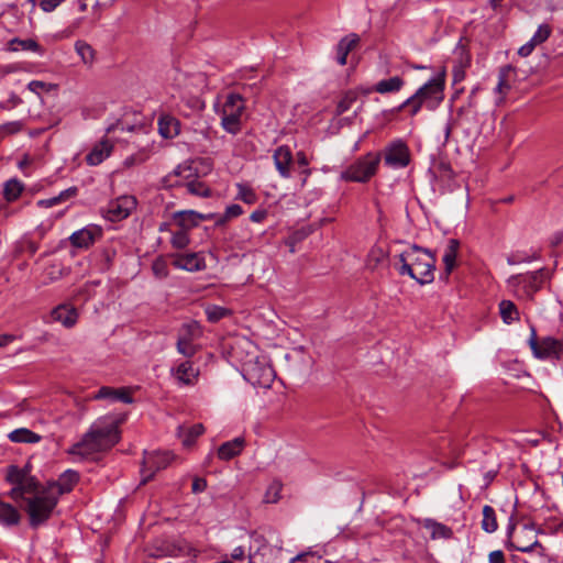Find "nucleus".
Masks as SVG:
<instances>
[{
	"label": "nucleus",
	"instance_id": "15",
	"mask_svg": "<svg viewBox=\"0 0 563 563\" xmlns=\"http://www.w3.org/2000/svg\"><path fill=\"white\" fill-rule=\"evenodd\" d=\"M136 207V199L133 196H121L111 200L104 211V218L111 222L126 219Z\"/></svg>",
	"mask_w": 563,
	"mask_h": 563
},
{
	"label": "nucleus",
	"instance_id": "26",
	"mask_svg": "<svg viewBox=\"0 0 563 563\" xmlns=\"http://www.w3.org/2000/svg\"><path fill=\"white\" fill-rule=\"evenodd\" d=\"M79 481V474L76 471L67 470L58 478L57 482L48 483L46 487H54L58 497L65 493H69Z\"/></svg>",
	"mask_w": 563,
	"mask_h": 563
},
{
	"label": "nucleus",
	"instance_id": "13",
	"mask_svg": "<svg viewBox=\"0 0 563 563\" xmlns=\"http://www.w3.org/2000/svg\"><path fill=\"white\" fill-rule=\"evenodd\" d=\"M174 455L169 451L145 452L141 484H146L153 478L156 472L166 468L172 463Z\"/></svg>",
	"mask_w": 563,
	"mask_h": 563
},
{
	"label": "nucleus",
	"instance_id": "11",
	"mask_svg": "<svg viewBox=\"0 0 563 563\" xmlns=\"http://www.w3.org/2000/svg\"><path fill=\"white\" fill-rule=\"evenodd\" d=\"M444 85L445 73L443 70L441 74L429 79L415 93L421 98L427 109L434 110L443 99Z\"/></svg>",
	"mask_w": 563,
	"mask_h": 563
},
{
	"label": "nucleus",
	"instance_id": "19",
	"mask_svg": "<svg viewBox=\"0 0 563 563\" xmlns=\"http://www.w3.org/2000/svg\"><path fill=\"white\" fill-rule=\"evenodd\" d=\"M275 167L282 178L291 177V168L296 164V155L294 156L288 145L278 146L273 154Z\"/></svg>",
	"mask_w": 563,
	"mask_h": 563
},
{
	"label": "nucleus",
	"instance_id": "58",
	"mask_svg": "<svg viewBox=\"0 0 563 563\" xmlns=\"http://www.w3.org/2000/svg\"><path fill=\"white\" fill-rule=\"evenodd\" d=\"M65 0H41L40 8L44 12L54 11L59 4H62Z\"/></svg>",
	"mask_w": 563,
	"mask_h": 563
},
{
	"label": "nucleus",
	"instance_id": "10",
	"mask_svg": "<svg viewBox=\"0 0 563 563\" xmlns=\"http://www.w3.org/2000/svg\"><path fill=\"white\" fill-rule=\"evenodd\" d=\"M529 344L534 356L538 358L559 360L563 354V340L554 339L552 336H544L539 340L534 328H531Z\"/></svg>",
	"mask_w": 563,
	"mask_h": 563
},
{
	"label": "nucleus",
	"instance_id": "23",
	"mask_svg": "<svg viewBox=\"0 0 563 563\" xmlns=\"http://www.w3.org/2000/svg\"><path fill=\"white\" fill-rule=\"evenodd\" d=\"M113 151V144L108 139H102L93 145L91 151L86 155V163L89 166H97L108 158Z\"/></svg>",
	"mask_w": 563,
	"mask_h": 563
},
{
	"label": "nucleus",
	"instance_id": "21",
	"mask_svg": "<svg viewBox=\"0 0 563 563\" xmlns=\"http://www.w3.org/2000/svg\"><path fill=\"white\" fill-rule=\"evenodd\" d=\"M172 257L173 266L178 269H184L187 272H200L206 268L205 258L201 257L198 253L174 254Z\"/></svg>",
	"mask_w": 563,
	"mask_h": 563
},
{
	"label": "nucleus",
	"instance_id": "30",
	"mask_svg": "<svg viewBox=\"0 0 563 563\" xmlns=\"http://www.w3.org/2000/svg\"><path fill=\"white\" fill-rule=\"evenodd\" d=\"M52 318L66 328H71L77 322L78 312L76 308L71 306L60 305L52 311Z\"/></svg>",
	"mask_w": 563,
	"mask_h": 563
},
{
	"label": "nucleus",
	"instance_id": "51",
	"mask_svg": "<svg viewBox=\"0 0 563 563\" xmlns=\"http://www.w3.org/2000/svg\"><path fill=\"white\" fill-rule=\"evenodd\" d=\"M282 488L283 484L279 481L272 482L265 493V501L271 504L277 503L280 499Z\"/></svg>",
	"mask_w": 563,
	"mask_h": 563
},
{
	"label": "nucleus",
	"instance_id": "43",
	"mask_svg": "<svg viewBox=\"0 0 563 563\" xmlns=\"http://www.w3.org/2000/svg\"><path fill=\"white\" fill-rule=\"evenodd\" d=\"M424 103L421 101V98L418 95L413 93L411 97L406 99L401 104L394 109L395 112H399L404 109L408 110L409 115L415 117Z\"/></svg>",
	"mask_w": 563,
	"mask_h": 563
},
{
	"label": "nucleus",
	"instance_id": "53",
	"mask_svg": "<svg viewBox=\"0 0 563 563\" xmlns=\"http://www.w3.org/2000/svg\"><path fill=\"white\" fill-rule=\"evenodd\" d=\"M189 242H190V240H189L188 233L184 229H180L179 231L174 232L172 235V239H170V243H172L173 247L178 249V250H183L186 246H188Z\"/></svg>",
	"mask_w": 563,
	"mask_h": 563
},
{
	"label": "nucleus",
	"instance_id": "16",
	"mask_svg": "<svg viewBox=\"0 0 563 563\" xmlns=\"http://www.w3.org/2000/svg\"><path fill=\"white\" fill-rule=\"evenodd\" d=\"M277 552L282 551V543L275 547ZM274 552V548H272L264 536L252 532L251 533V545H250V560L252 563H269L266 561V555L272 554Z\"/></svg>",
	"mask_w": 563,
	"mask_h": 563
},
{
	"label": "nucleus",
	"instance_id": "49",
	"mask_svg": "<svg viewBox=\"0 0 563 563\" xmlns=\"http://www.w3.org/2000/svg\"><path fill=\"white\" fill-rule=\"evenodd\" d=\"M76 52L80 55L84 63H91L95 58V51L86 42L78 41L75 44Z\"/></svg>",
	"mask_w": 563,
	"mask_h": 563
},
{
	"label": "nucleus",
	"instance_id": "1",
	"mask_svg": "<svg viewBox=\"0 0 563 563\" xmlns=\"http://www.w3.org/2000/svg\"><path fill=\"white\" fill-rule=\"evenodd\" d=\"M437 258L431 251L416 244L398 255L395 267L400 276L408 275L420 285L434 279Z\"/></svg>",
	"mask_w": 563,
	"mask_h": 563
},
{
	"label": "nucleus",
	"instance_id": "35",
	"mask_svg": "<svg viewBox=\"0 0 563 563\" xmlns=\"http://www.w3.org/2000/svg\"><path fill=\"white\" fill-rule=\"evenodd\" d=\"M405 85V80L399 76H394L388 79L379 80L374 90L378 93H389L399 91Z\"/></svg>",
	"mask_w": 563,
	"mask_h": 563
},
{
	"label": "nucleus",
	"instance_id": "37",
	"mask_svg": "<svg viewBox=\"0 0 563 563\" xmlns=\"http://www.w3.org/2000/svg\"><path fill=\"white\" fill-rule=\"evenodd\" d=\"M23 190V183L16 178H12L7 180L3 185V197L8 202H12L20 197Z\"/></svg>",
	"mask_w": 563,
	"mask_h": 563
},
{
	"label": "nucleus",
	"instance_id": "38",
	"mask_svg": "<svg viewBox=\"0 0 563 563\" xmlns=\"http://www.w3.org/2000/svg\"><path fill=\"white\" fill-rule=\"evenodd\" d=\"M388 257V252L384 250L380 245H375L371 249L368 255L366 265L369 269L374 271L382 264L386 262Z\"/></svg>",
	"mask_w": 563,
	"mask_h": 563
},
{
	"label": "nucleus",
	"instance_id": "62",
	"mask_svg": "<svg viewBox=\"0 0 563 563\" xmlns=\"http://www.w3.org/2000/svg\"><path fill=\"white\" fill-rule=\"evenodd\" d=\"M534 47L536 45L531 41H529L518 49V55H520L521 57H527L533 52Z\"/></svg>",
	"mask_w": 563,
	"mask_h": 563
},
{
	"label": "nucleus",
	"instance_id": "50",
	"mask_svg": "<svg viewBox=\"0 0 563 563\" xmlns=\"http://www.w3.org/2000/svg\"><path fill=\"white\" fill-rule=\"evenodd\" d=\"M552 33V27L544 23V24H541L539 25L538 30L536 31V33L533 34V36L530 38V41L536 45H540L542 43H544L551 35Z\"/></svg>",
	"mask_w": 563,
	"mask_h": 563
},
{
	"label": "nucleus",
	"instance_id": "12",
	"mask_svg": "<svg viewBox=\"0 0 563 563\" xmlns=\"http://www.w3.org/2000/svg\"><path fill=\"white\" fill-rule=\"evenodd\" d=\"M383 154L385 165L393 169L405 168L410 163V151L402 140H395L387 144Z\"/></svg>",
	"mask_w": 563,
	"mask_h": 563
},
{
	"label": "nucleus",
	"instance_id": "64",
	"mask_svg": "<svg viewBox=\"0 0 563 563\" xmlns=\"http://www.w3.org/2000/svg\"><path fill=\"white\" fill-rule=\"evenodd\" d=\"M59 200H58V197L55 196V197H52V198H48V199H43V200H40L37 202V205L40 207H44V208H51V207H54L56 205H59Z\"/></svg>",
	"mask_w": 563,
	"mask_h": 563
},
{
	"label": "nucleus",
	"instance_id": "46",
	"mask_svg": "<svg viewBox=\"0 0 563 563\" xmlns=\"http://www.w3.org/2000/svg\"><path fill=\"white\" fill-rule=\"evenodd\" d=\"M205 311L207 314V319L210 322H218L230 314L229 309L216 305L208 306Z\"/></svg>",
	"mask_w": 563,
	"mask_h": 563
},
{
	"label": "nucleus",
	"instance_id": "28",
	"mask_svg": "<svg viewBox=\"0 0 563 563\" xmlns=\"http://www.w3.org/2000/svg\"><path fill=\"white\" fill-rule=\"evenodd\" d=\"M245 445V440L238 437L231 441L222 443L218 449V457L222 461H230L231 459L241 454Z\"/></svg>",
	"mask_w": 563,
	"mask_h": 563
},
{
	"label": "nucleus",
	"instance_id": "57",
	"mask_svg": "<svg viewBox=\"0 0 563 563\" xmlns=\"http://www.w3.org/2000/svg\"><path fill=\"white\" fill-rule=\"evenodd\" d=\"M78 195V187L76 186H71L63 191H60L57 197H58V200L59 202H65L67 200H69L70 198H74Z\"/></svg>",
	"mask_w": 563,
	"mask_h": 563
},
{
	"label": "nucleus",
	"instance_id": "52",
	"mask_svg": "<svg viewBox=\"0 0 563 563\" xmlns=\"http://www.w3.org/2000/svg\"><path fill=\"white\" fill-rule=\"evenodd\" d=\"M177 351L186 357H191L196 354V347L192 345L187 335L180 336L177 341Z\"/></svg>",
	"mask_w": 563,
	"mask_h": 563
},
{
	"label": "nucleus",
	"instance_id": "20",
	"mask_svg": "<svg viewBox=\"0 0 563 563\" xmlns=\"http://www.w3.org/2000/svg\"><path fill=\"white\" fill-rule=\"evenodd\" d=\"M173 217L180 229L188 231L201 221L214 219L217 216L214 213L205 214L195 210H181L175 212Z\"/></svg>",
	"mask_w": 563,
	"mask_h": 563
},
{
	"label": "nucleus",
	"instance_id": "17",
	"mask_svg": "<svg viewBox=\"0 0 563 563\" xmlns=\"http://www.w3.org/2000/svg\"><path fill=\"white\" fill-rule=\"evenodd\" d=\"M102 236V229L99 225H87L75 231L69 238V243L76 249L88 250Z\"/></svg>",
	"mask_w": 563,
	"mask_h": 563
},
{
	"label": "nucleus",
	"instance_id": "24",
	"mask_svg": "<svg viewBox=\"0 0 563 563\" xmlns=\"http://www.w3.org/2000/svg\"><path fill=\"white\" fill-rule=\"evenodd\" d=\"M93 399H108L110 401H121L123 404L133 402V398L126 388H113L110 386H102L95 394Z\"/></svg>",
	"mask_w": 563,
	"mask_h": 563
},
{
	"label": "nucleus",
	"instance_id": "25",
	"mask_svg": "<svg viewBox=\"0 0 563 563\" xmlns=\"http://www.w3.org/2000/svg\"><path fill=\"white\" fill-rule=\"evenodd\" d=\"M172 374L179 384L190 386L196 383L199 372L191 362L185 361L172 368Z\"/></svg>",
	"mask_w": 563,
	"mask_h": 563
},
{
	"label": "nucleus",
	"instance_id": "45",
	"mask_svg": "<svg viewBox=\"0 0 563 563\" xmlns=\"http://www.w3.org/2000/svg\"><path fill=\"white\" fill-rule=\"evenodd\" d=\"M236 199L242 200L247 205H254L257 201L256 192L247 185L238 184Z\"/></svg>",
	"mask_w": 563,
	"mask_h": 563
},
{
	"label": "nucleus",
	"instance_id": "40",
	"mask_svg": "<svg viewBox=\"0 0 563 563\" xmlns=\"http://www.w3.org/2000/svg\"><path fill=\"white\" fill-rule=\"evenodd\" d=\"M499 313L506 324H510L519 319L518 308L511 300H501L499 302Z\"/></svg>",
	"mask_w": 563,
	"mask_h": 563
},
{
	"label": "nucleus",
	"instance_id": "47",
	"mask_svg": "<svg viewBox=\"0 0 563 563\" xmlns=\"http://www.w3.org/2000/svg\"><path fill=\"white\" fill-rule=\"evenodd\" d=\"M24 128L23 121H10L0 125V140L18 134Z\"/></svg>",
	"mask_w": 563,
	"mask_h": 563
},
{
	"label": "nucleus",
	"instance_id": "54",
	"mask_svg": "<svg viewBox=\"0 0 563 563\" xmlns=\"http://www.w3.org/2000/svg\"><path fill=\"white\" fill-rule=\"evenodd\" d=\"M152 271L154 276L158 279H164L169 274L167 262L163 257H157L154 260L152 264Z\"/></svg>",
	"mask_w": 563,
	"mask_h": 563
},
{
	"label": "nucleus",
	"instance_id": "39",
	"mask_svg": "<svg viewBox=\"0 0 563 563\" xmlns=\"http://www.w3.org/2000/svg\"><path fill=\"white\" fill-rule=\"evenodd\" d=\"M511 73H515V68L511 65L503 66L499 69L498 74V82L495 88V91L504 98L507 92L510 90L509 77Z\"/></svg>",
	"mask_w": 563,
	"mask_h": 563
},
{
	"label": "nucleus",
	"instance_id": "34",
	"mask_svg": "<svg viewBox=\"0 0 563 563\" xmlns=\"http://www.w3.org/2000/svg\"><path fill=\"white\" fill-rule=\"evenodd\" d=\"M20 49L43 53L41 45L33 38L21 40L19 37H14L9 41L8 51L18 52Z\"/></svg>",
	"mask_w": 563,
	"mask_h": 563
},
{
	"label": "nucleus",
	"instance_id": "63",
	"mask_svg": "<svg viewBox=\"0 0 563 563\" xmlns=\"http://www.w3.org/2000/svg\"><path fill=\"white\" fill-rule=\"evenodd\" d=\"M22 102L21 98L16 96L15 93H11L10 98L5 102V104H2L1 108L3 109H12L16 106H19Z\"/></svg>",
	"mask_w": 563,
	"mask_h": 563
},
{
	"label": "nucleus",
	"instance_id": "56",
	"mask_svg": "<svg viewBox=\"0 0 563 563\" xmlns=\"http://www.w3.org/2000/svg\"><path fill=\"white\" fill-rule=\"evenodd\" d=\"M148 158V155L145 152H139L136 154H132L126 157L123 162L125 167H132L144 163Z\"/></svg>",
	"mask_w": 563,
	"mask_h": 563
},
{
	"label": "nucleus",
	"instance_id": "36",
	"mask_svg": "<svg viewBox=\"0 0 563 563\" xmlns=\"http://www.w3.org/2000/svg\"><path fill=\"white\" fill-rule=\"evenodd\" d=\"M9 439L15 443H37L41 440V435L26 429L21 428L13 430L9 433Z\"/></svg>",
	"mask_w": 563,
	"mask_h": 563
},
{
	"label": "nucleus",
	"instance_id": "27",
	"mask_svg": "<svg viewBox=\"0 0 563 563\" xmlns=\"http://www.w3.org/2000/svg\"><path fill=\"white\" fill-rule=\"evenodd\" d=\"M460 249V241L456 239H450L444 250L443 264L444 272L441 278L448 279L456 265L457 252Z\"/></svg>",
	"mask_w": 563,
	"mask_h": 563
},
{
	"label": "nucleus",
	"instance_id": "14",
	"mask_svg": "<svg viewBox=\"0 0 563 563\" xmlns=\"http://www.w3.org/2000/svg\"><path fill=\"white\" fill-rule=\"evenodd\" d=\"M549 278V272L545 268H540L532 273L514 275L508 279L511 286H521L525 294L532 296L541 289L543 283Z\"/></svg>",
	"mask_w": 563,
	"mask_h": 563
},
{
	"label": "nucleus",
	"instance_id": "4",
	"mask_svg": "<svg viewBox=\"0 0 563 563\" xmlns=\"http://www.w3.org/2000/svg\"><path fill=\"white\" fill-rule=\"evenodd\" d=\"M540 530L536 529L534 523H526L517 531L516 523L510 519L507 527V543L509 550H517L520 552L529 553L537 552L539 556H547V549L539 542L538 533Z\"/></svg>",
	"mask_w": 563,
	"mask_h": 563
},
{
	"label": "nucleus",
	"instance_id": "48",
	"mask_svg": "<svg viewBox=\"0 0 563 563\" xmlns=\"http://www.w3.org/2000/svg\"><path fill=\"white\" fill-rule=\"evenodd\" d=\"M243 213L240 205H230L227 207L223 214L219 216L216 220V225H223L228 220L236 218Z\"/></svg>",
	"mask_w": 563,
	"mask_h": 563
},
{
	"label": "nucleus",
	"instance_id": "22",
	"mask_svg": "<svg viewBox=\"0 0 563 563\" xmlns=\"http://www.w3.org/2000/svg\"><path fill=\"white\" fill-rule=\"evenodd\" d=\"M22 515L20 510L10 503H7L0 496V527L12 529L21 523Z\"/></svg>",
	"mask_w": 563,
	"mask_h": 563
},
{
	"label": "nucleus",
	"instance_id": "44",
	"mask_svg": "<svg viewBox=\"0 0 563 563\" xmlns=\"http://www.w3.org/2000/svg\"><path fill=\"white\" fill-rule=\"evenodd\" d=\"M296 164L300 168V175L302 176L300 186L305 187L309 176L312 174V169L309 167L310 161L308 159L303 151L296 153Z\"/></svg>",
	"mask_w": 563,
	"mask_h": 563
},
{
	"label": "nucleus",
	"instance_id": "6",
	"mask_svg": "<svg viewBox=\"0 0 563 563\" xmlns=\"http://www.w3.org/2000/svg\"><path fill=\"white\" fill-rule=\"evenodd\" d=\"M4 479L12 485L8 496L13 500H26V495L34 496L43 486L35 476H26L20 466L11 464L5 468Z\"/></svg>",
	"mask_w": 563,
	"mask_h": 563
},
{
	"label": "nucleus",
	"instance_id": "5",
	"mask_svg": "<svg viewBox=\"0 0 563 563\" xmlns=\"http://www.w3.org/2000/svg\"><path fill=\"white\" fill-rule=\"evenodd\" d=\"M382 162L380 152H368L352 162L340 174V179L351 183L366 184L374 177Z\"/></svg>",
	"mask_w": 563,
	"mask_h": 563
},
{
	"label": "nucleus",
	"instance_id": "61",
	"mask_svg": "<svg viewBox=\"0 0 563 563\" xmlns=\"http://www.w3.org/2000/svg\"><path fill=\"white\" fill-rule=\"evenodd\" d=\"M267 217V211L265 209H257L255 211H253L250 216V219L251 221L253 222H262L266 219Z\"/></svg>",
	"mask_w": 563,
	"mask_h": 563
},
{
	"label": "nucleus",
	"instance_id": "2",
	"mask_svg": "<svg viewBox=\"0 0 563 563\" xmlns=\"http://www.w3.org/2000/svg\"><path fill=\"white\" fill-rule=\"evenodd\" d=\"M120 440L118 422H108L106 419L95 422L82 439L74 444L71 454L88 456L90 454L110 450Z\"/></svg>",
	"mask_w": 563,
	"mask_h": 563
},
{
	"label": "nucleus",
	"instance_id": "31",
	"mask_svg": "<svg viewBox=\"0 0 563 563\" xmlns=\"http://www.w3.org/2000/svg\"><path fill=\"white\" fill-rule=\"evenodd\" d=\"M157 124L159 134L165 139H172L179 133V121L168 113H162Z\"/></svg>",
	"mask_w": 563,
	"mask_h": 563
},
{
	"label": "nucleus",
	"instance_id": "59",
	"mask_svg": "<svg viewBox=\"0 0 563 563\" xmlns=\"http://www.w3.org/2000/svg\"><path fill=\"white\" fill-rule=\"evenodd\" d=\"M207 488V482L203 478L196 477L191 485V490L195 494L202 493Z\"/></svg>",
	"mask_w": 563,
	"mask_h": 563
},
{
	"label": "nucleus",
	"instance_id": "9",
	"mask_svg": "<svg viewBox=\"0 0 563 563\" xmlns=\"http://www.w3.org/2000/svg\"><path fill=\"white\" fill-rule=\"evenodd\" d=\"M185 172H189L188 175L185 176L186 179L191 177L192 170L190 166H183L179 165L175 168V170L167 175L164 178V184L167 187H186L187 191L190 195L198 196V197H210L211 196V189L206 185V183L200 181L198 179L188 180V181H180L178 180V177L181 176Z\"/></svg>",
	"mask_w": 563,
	"mask_h": 563
},
{
	"label": "nucleus",
	"instance_id": "60",
	"mask_svg": "<svg viewBox=\"0 0 563 563\" xmlns=\"http://www.w3.org/2000/svg\"><path fill=\"white\" fill-rule=\"evenodd\" d=\"M489 563H506L505 555L501 550L492 551L488 555Z\"/></svg>",
	"mask_w": 563,
	"mask_h": 563
},
{
	"label": "nucleus",
	"instance_id": "7",
	"mask_svg": "<svg viewBox=\"0 0 563 563\" xmlns=\"http://www.w3.org/2000/svg\"><path fill=\"white\" fill-rule=\"evenodd\" d=\"M244 99L239 93H229L222 107L221 125L233 135L241 131V117L244 112Z\"/></svg>",
	"mask_w": 563,
	"mask_h": 563
},
{
	"label": "nucleus",
	"instance_id": "3",
	"mask_svg": "<svg viewBox=\"0 0 563 563\" xmlns=\"http://www.w3.org/2000/svg\"><path fill=\"white\" fill-rule=\"evenodd\" d=\"M58 494L54 487H42L32 497H27L25 511L29 516L30 527L33 529L44 525L53 515L58 503Z\"/></svg>",
	"mask_w": 563,
	"mask_h": 563
},
{
	"label": "nucleus",
	"instance_id": "8",
	"mask_svg": "<svg viewBox=\"0 0 563 563\" xmlns=\"http://www.w3.org/2000/svg\"><path fill=\"white\" fill-rule=\"evenodd\" d=\"M242 374L250 384L260 387H269L275 377L274 368L258 356L243 363Z\"/></svg>",
	"mask_w": 563,
	"mask_h": 563
},
{
	"label": "nucleus",
	"instance_id": "29",
	"mask_svg": "<svg viewBox=\"0 0 563 563\" xmlns=\"http://www.w3.org/2000/svg\"><path fill=\"white\" fill-rule=\"evenodd\" d=\"M360 42V37L355 33H351L340 40L336 45V62L343 66L346 64L347 55L353 51Z\"/></svg>",
	"mask_w": 563,
	"mask_h": 563
},
{
	"label": "nucleus",
	"instance_id": "18",
	"mask_svg": "<svg viewBox=\"0 0 563 563\" xmlns=\"http://www.w3.org/2000/svg\"><path fill=\"white\" fill-rule=\"evenodd\" d=\"M147 554L151 558L161 559L165 556H177L185 551V548L175 540L167 538H157L147 548Z\"/></svg>",
	"mask_w": 563,
	"mask_h": 563
},
{
	"label": "nucleus",
	"instance_id": "33",
	"mask_svg": "<svg viewBox=\"0 0 563 563\" xmlns=\"http://www.w3.org/2000/svg\"><path fill=\"white\" fill-rule=\"evenodd\" d=\"M203 432L205 427L201 423H196L190 428L179 427L178 437L185 448H190Z\"/></svg>",
	"mask_w": 563,
	"mask_h": 563
},
{
	"label": "nucleus",
	"instance_id": "55",
	"mask_svg": "<svg viewBox=\"0 0 563 563\" xmlns=\"http://www.w3.org/2000/svg\"><path fill=\"white\" fill-rule=\"evenodd\" d=\"M321 556L317 555L314 552H302L297 556L292 558L289 563H319Z\"/></svg>",
	"mask_w": 563,
	"mask_h": 563
},
{
	"label": "nucleus",
	"instance_id": "32",
	"mask_svg": "<svg viewBox=\"0 0 563 563\" xmlns=\"http://www.w3.org/2000/svg\"><path fill=\"white\" fill-rule=\"evenodd\" d=\"M423 528L430 531L431 539H451L453 537V530L434 519L426 518L422 521Z\"/></svg>",
	"mask_w": 563,
	"mask_h": 563
},
{
	"label": "nucleus",
	"instance_id": "41",
	"mask_svg": "<svg viewBox=\"0 0 563 563\" xmlns=\"http://www.w3.org/2000/svg\"><path fill=\"white\" fill-rule=\"evenodd\" d=\"M497 528L498 523L495 509L489 505H485L483 508L482 529L487 533H493L497 530Z\"/></svg>",
	"mask_w": 563,
	"mask_h": 563
},
{
	"label": "nucleus",
	"instance_id": "42",
	"mask_svg": "<svg viewBox=\"0 0 563 563\" xmlns=\"http://www.w3.org/2000/svg\"><path fill=\"white\" fill-rule=\"evenodd\" d=\"M358 98V92L356 90H347L343 93L342 98L339 100L335 109V114L341 115L344 112L349 111L353 103L356 102Z\"/></svg>",
	"mask_w": 563,
	"mask_h": 563
}]
</instances>
